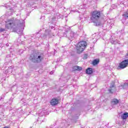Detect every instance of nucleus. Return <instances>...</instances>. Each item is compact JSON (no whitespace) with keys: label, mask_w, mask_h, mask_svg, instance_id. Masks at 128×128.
<instances>
[{"label":"nucleus","mask_w":128,"mask_h":128,"mask_svg":"<svg viewBox=\"0 0 128 128\" xmlns=\"http://www.w3.org/2000/svg\"><path fill=\"white\" fill-rule=\"evenodd\" d=\"M24 20L22 19H10L6 24V28L0 27V32H6V30H18V28H24Z\"/></svg>","instance_id":"obj_1"},{"label":"nucleus","mask_w":128,"mask_h":128,"mask_svg":"<svg viewBox=\"0 0 128 128\" xmlns=\"http://www.w3.org/2000/svg\"><path fill=\"white\" fill-rule=\"evenodd\" d=\"M44 55L43 53L38 52L35 54H31L29 60L32 62H34V64H40L44 60Z\"/></svg>","instance_id":"obj_2"},{"label":"nucleus","mask_w":128,"mask_h":128,"mask_svg":"<svg viewBox=\"0 0 128 128\" xmlns=\"http://www.w3.org/2000/svg\"><path fill=\"white\" fill-rule=\"evenodd\" d=\"M86 46V41H80L79 42L76 47L77 54L82 52Z\"/></svg>","instance_id":"obj_3"},{"label":"nucleus","mask_w":128,"mask_h":128,"mask_svg":"<svg viewBox=\"0 0 128 128\" xmlns=\"http://www.w3.org/2000/svg\"><path fill=\"white\" fill-rule=\"evenodd\" d=\"M100 18V12L95 10L92 12L90 20L93 22H96Z\"/></svg>","instance_id":"obj_4"},{"label":"nucleus","mask_w":128,"mask_h":128,"mask_svg":"<svg viewBox=\"0 0 128 128\" xmlns=\"http://www.w3.org/2000/svg\"><path fill=\"white\" fill-rule=\"evenodd\" d=\"M63 36L68 38L69 40H74V36H76V33L74 32V31H66L63 34Z\"/></svg>","instance_id":"obj_5"},{"label":"nucleus","mask_w":128,"mask_h":128,"mask_svg":"<svg viewBox=\"0 0 128 128\" xmlns=\"http://www.w3.org/2000/svg\"><path fill=\"white\" fill-rule=\"evenodd\" d=\"M128 66V59L122 61L120 63L118 68V69L121 68L122 70H124V68H126Z\"/></svg>","instance_id":"obj_6"},{"label":"nucleus","mask_w":128,"mask_h":128,"mask_svg":"<svg viewBox=\"0 0 128 128\" xmlns=\"http://www.w3.org/2000/svg\"><path fill=\"white\" fill-rule=\"evenodd\" d=\"M106 22L108 24V26L110 28H112L114 26V20L112 19H108L106 21Z\"/></svg>","instance_id":"obj_7"},{"label":"nucleus","mask_w":128,"mask_h":128,"mask_svg":"<svg viewBox=\"0 0 128 128\" xmlns=\"http://www.w3.org/2000/svg\"><path fill=\"white\" fill-rule=\"evenodd\" d=\"M58 104V98H54L51 100L50 104L52 106H56Z\"/></svg>","instance_id":"obj_8"},{"label":"nucleus","mask_w":128,"mask_h":128,"mask_svg":"<svg viewBox=\"0 0 128 128\" xmlns=\"http://www.w3.org/2000/svg\"><path fill=\"white\" fill-rule=\"evenodd\" d=\"M46 34H48V36L49 38H52V36H54V33L52 32V30H46Z\"/></svg>","instance_id":"obj_9"},{"label":"nucleus","mask_w":128,"mask_h":128,"mask_svg":"<svg viewBox=\"0 0 128 128\" xmlns=\"http://www.w3.org/2000/svg\"><path fill=\"white\" fill-rule=\"evenodd\" d=\"M119 103H120V100L116 98H114L111 101V104H112V106H116V104H119Z\"/></svg>","instance_id":"obj_10"},{"label":"nucleus","mask_w":128,"mask_h":128,"mask_svg":"<svg viewBox=\"0 0 128 128\" xmlns=\"http://www.w3.org/2000/svg\"><path fill=\"white\" fill-rule=\"evenodd\" d=\"M120 88H124V90H126L128 88V84L126 82H124V84L123 85H120Z\"/></svg>","instance_id":"obj_11"},{"label":"nucleus","mask_w":128,"mask_h":128,"mask_svg":"<svg viewBox=\"0 0 128 128\" xmlns=\"http://www.w3.org/2000/svg\"><path fill=\"white\" fill-rule=\"evenodd\" d=\"M86 74H92V68H88L86 70Z\"/></svg>","instance_id":"obj_12"},{"label":"nucleus","mask_w":128,"mask_h":128,"mask_svg":"<svg viewBox=\"0 0 128 128\" xmlns=\"http://www.w3.org/2000/svg\"><path fill=\"white\" fill-rule=\"evenodd\" d=\"M72 68L74 70H82V67L78 66H74Z\"/></svg>","instance_id":"obj_13"},{"label":"nucleus","mask_w":128,"mask_h":128,"mask_svg":"<svg viewBox=\"0 0 128 128\" xmlns=\"http://www.w3.org/2000/svg\"><path fill=\"white\" fill-rule=\"evenodd\" d=\"M128 118V112H124L123 115L122 116V118L123 120H126Z\"/></svg>","instance_id":"obj_14"},{"label":"nucleus","mask_w":128,"mask_h":128,"mask_svg":"<svg viewBox=\"0 0 128 128\" xmlns=\"http://www.w3.org/2000/svg\"><path fill=\"white\" fill-rule=\"evenodd\" d=\"M100 62V60L98 59H95L92 62V64L93 66H96V64H98Z\"/></svg>","instance_id":"obj_15"},{"label":"nucleus","mask_w":128,"mask_h":128,"mask_svg":"<svg viewBox=\"0 0 128 128\" xmlns=\"http://www.w3.org/2000/svg\"><path fill=\"white\" fill-rule=\"evenodd\" d=\"M110 42L112 44H120V41L118 40H112L110 41Z\"/></svg>","instance_id":"obj_16"},{"label":"nucleus","mask_w":128,"mask_h":128,"mask_svg":"<svg viewBox=\"0 0 128 128\" xmlns=\"http://www.w3.org/2000/svg\"><path fill=\"white\" fill-rule=\"evenodd\" d=\"M122 16L125 18V20H126V18H128V12H125L122 14Z\"/></svg>","instance_id":"obj_17"},{"label":"nucleus","mask_w":128,"mask_h":128,"mask_svg":"<svg viewBox=\"0 0 128 128\" xmlns=\"http://www.w3.org/2000/svg\"><path fill=\"white\" fill-rule=\"evenodd\" d=\"M39 116H40V118H41V116H44V110L39 113Z\"/></svg>","instance_id":"obj_18"},{"label":"nucleus","mask_w":128,"mask_h":128,"mask_svg":"<svg viewBox=\"0 0 128 128\" xmlns=\"http://www.w3.org/2000/svg\"><path fill=\"white\" fill-rule=\"evenodd\" d=\"M110 88H114V82H112L110 85Z\"/></svg>","instance_id":"obj_19"},{"label":"nucleus","mask_w":128,"mask_h":128,"mask_svg":"<svg viewBox=\"0 0 128 128\" xmlns=\"http://www.w3.org/2000/svg\"><path fill=\"white\" fill-rule=\"evenodd\" d=\"M96 22V26H100V22H98V21H96V22Z\"/></svg>","instance_id":"obj_20"},{"label":"nucleus","mask_w":128,"mask_h":128,"mask_svg":"<svg viewBox=\"0 0 128 128\" xmlns=\"http://www.w3.org/2000/svg\"><path fill=\"white\" fill-rule=\"evenodd\" d=\"M108 92H110V94H112V88L109 89Z\"/></svg>","instance_id":"obj_21"},{"label":"nucleus","mask_w":128,"mask_h":128,"mask_svg":"<svg viewBox=\"0 0 128 128\" xmlns=\"http://www.w3.org/2000/svg\"><path fill=\"white\" fill-rule=\"evenodd\" d=\"M84 59L88 58V55H87V54H84Z\"/></svg>","instance_id":"obj_22"},{"label":"nucleus","mask_w":128,"mask_h":128,"mask_svg":"<svg viewBox=\"0 0 128 128\" xmlns=\"http://www.w3.org/2000/svg\"><path fill=\"white\" fill-rule=\"evenodd\" d=\"M50 29L53 30H56V28H54V26H51Z\"/></svg>","instance_id":"obj_23"},{"label":"nucleus","mask_w":128,"mask_h":128,"mask_svg":"<svg viewBox=\"0 0 128 128\" xmlns=\"http://www.w3.org/2000/svg\"><path fill=\"white\" fill-rule=\"evenodd\" d=\"M19 52H21V54H22L24 52V50H20Z\"/></svg>","instance_id":"obj_24"},{"label":"nucleus","mask_w":128,"mask_h":128,"mask_svg":"<svg viewBox=\"0 0 128 128\" xmlns=\"http://www.w3.org/2000/svg\"><path fill=\"white\" fill-rule=\"evenodd\" d=\"M125 57H126V58H128V52L126 54V55Z\"/></svg>","instance_id":"obj_25"},{"label":"nucleus","mask_w":128,"mask_h":128,"mask_svg":"<svg viewBox=\"0 0 128 128\" xmlns=\"http://www.w3.org/2000/svg\"><path fill=\"white\" fill-rule=\"evenodd\" d=\"M10 55L8 54L6 56V58H10Z\"/></svg>","instance_id":"obj_26"},{"label":"nucleus","mask_w":128,"mask_h":128,"mask_svg":"<svg viewBox=\"0 0 128 128\" xmlns=\"http://www.w3.org/2000/svg\"><path fill=\"white\" fill-rule=\"evenodd\" d=\"M54 74V72H50V74Z\"/></svg>","instance_id":"obj_27"},{"label":"nucleus","mask_w":128,"mask_h":128,"mask_svg":"<svg viewBox=\"0 0 128 128\" xmlns=\"http://www.w3.org/2000/svg\"><path fill=\"white\" fill-rule=\"evenodd\" d=\"M76 12H78V11L77 10H76Z\"/></svg>","instance_id":"obj_28"},{"label":"nucleus","mask_w":128,"mask_h":128,"mask_svg":"<svg viewBox=\"0 0 128 128\" xmlns=\"http://www.w3.org/2000/svg\"><path fill=\"white\" fill-rule=\"evenodd\" d=\"M104 26H106V24H104Z\"/></svg>","instance_id":"obj_29"},{"label":"nucleus","mask_w":128,"mask_h":128,"mask_svg":"<svg viewBox=\"0 0 128 128\" xmlns=\"http://www.w3.org/2000/svg\"><path fill=\"white\" fill-rule=\"evenodd\" d=\"M6 46H8V44H6Z\"/></svg>","instance_id":"obj_30"},{"label":"nucleus","mask_w":128,"mask_h":128,"mask_svg":"<svg viewBox=\"0 0 128 128\" xmlns=\"http://www.w3.org/2000/svg\"><path fill=\"white\" fill-rule=\"evenodd\" d=\"M40 118H38V120H40Z\"/></svg>","instance_id":"obj_31"}]
</instances>
